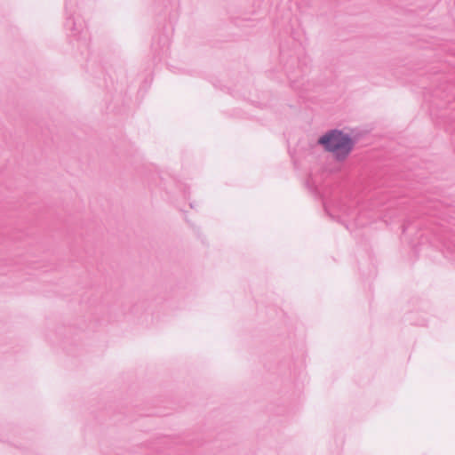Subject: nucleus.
Segmentation results:
<instances>
[{"label":"nucleus","mask_w":455,"mask_h":455,"mask_svg":"<svg viewBox=\"0 0 455 455\" xmlns=\"http://www.w3.org/2000/svg\"><path fill=\"white\" fill-rule=\"evenodd\" d=\"M173 183L175 185V191L170 190V191H167V192L174 194L176 191H179L180 193L182 194L184 198H187L188 194H189L188 188L187 187V185L182 183V182L176 181L174 180H173Z\"/></svg>","instance_id":"nucleus-7"},{"label":"nucleus","mask_w":455,"mask_h":455,"mask_svg":"<svg viewBox=\"0 0 455 455\" xmlns=\"http://www.w3.org/2000/svg\"><path fill=\"white\" fill-rule=\"evenodd\" d=\"M170 46V39L168 36L164 34L158 35L156 37L153 38V42L151 44L152 51L154 52V55L158 60L163 59L169 52Z\"/></svg>","instance_id":"nucleus-5"},{"label":"nucleus","mask_w":455,"mask_h":455,"mask_svg":"<svg viewBox=\"0 0 455 455\" xmlns=\"http://www.w3.org/2000/svg\"><path fill=\"white\" fill-rule=\"evenodd\" d=\"M419 240V244L429 243L432 246H437V243L443 245L448 243L447 229L443 225H434L431 228H426L422 233L417 235Z\"/></svg>","instance_id":"nucleus-4"},{"label":"nucleus","mask_w":455,"mask_h":455,"mask_svg":"<svg viewBox=\"0 0 455 455\" xmlns=\"http://www.w3.org/2000/svg\"><path fill=\"white\" fill-rule=\"evenodd\" d=\"M300 44H296L294 49L289 50L284 44L280 45V61L290 85L294 90H300L302 79L309 72L310 60L307 56H299Z\"/></svg>","instance_id":"nucleus-1"},{"label":"nucleus","mask_w":455,"mask_h":455,"mask_svg":"<svg viewBox=\"0 0 455 455\" xmlns=\"http://www.w3.org/2000/svg\"><path fill=\"white\" fill-rule=\"evenodd\" d=\"M323 208H324L325 212H326L328 215H330L331 218H333V216L331 215V213L329 212V207H328V205H327V204H326L325 202L323 203Z\"/></svg>","instance_id":"nucleus-8"},{"label":"nucleus","mask_w":455,"mask_h":455,"mask_svg":"<svg viewBox=\"0 0 455 455\" xmlns=\"http://www.w3.org/2000/svg\"><path fill=\"white\" fill-rule=\"evenodd\" d=\"M77 5L72 0H65L64 28L71 44L76 42L77 51L84 53L88 49L89 35L83 16L76 11Z\"/></svg>","instance_id":"nucleus-3"},{"label":"nucleus","mask_w":455,"mask_h":455,"mask_svg":"<svg viewBox=\"0 0 455 455\" xmlns=\"http://www.w3.org/2000/svg\"><path fill=\"white\" fill-rule=\"evenodd\" d=\"M317 144L339 162L345 161L352 153L356 139L340 129H331L317 139Z\"/></svg>","instance_id":"nucleus-2"},{"label":"nucleus","mask_w":455,"mask_h":455,"mask_svg":"<svg viewBox=\"0 0 455 455\" xmlns=\"http://www.w3.org/2000/svg\"><path fill=\"white\" fill-rule=\"evenodd\" d=\"M421 223L412 222L411 220H405L403 224V234L411 235L414 232V230L418 229Z\"/></svg>","instance_id":"nucleus-6"}]
</instances>
